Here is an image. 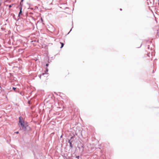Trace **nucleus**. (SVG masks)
Segmentation results:
<instances>
[{"label":"nucleus","instance_id":"obj_2","mask_svg":"<svg viewBox=\"0 0 159 159\" xmlns=\"http://www.w3.org/2000/svg\"><path fill=\"white\" fill-rule=\"evenodd\" d=\"M22 7H20V11L19 14L18 16H19L21 15H22Z\"/></svg>","mask_w":159,"mask_h":159},{"label":"nucleus","instance_id":"obj_10","mask_svg":"<svg viewBox=\"0 0 159 159\" xmlns=\"http://www.w3.org/2000/svg\"><path fill=\"white\" fill-rule=\"evenodd\" d=\"M41 75H40V76H39V77L40 78V79H41Z\"/></svg>","mask_w":159,"mask_h":159},{"label":"nucleus","instance_id":"obj_12","mask_svg":"<svg viewBox=\"0 0 159 159\" xmlns=\"http://www.w3.org/2000/svg\"><path fill=\"white\" fill-rule=\"evenodd\" d=\"M41 20H42V21H43V20L42 18H41Z\"/></svg>","mask_w":159,"mask_h":159},{"label":"nucleus","instance_id":"obj_1","mask_svg":"<svg viewBox=\"0 0 159 159\" xmlns=\"http://www.w3.org/2000/svg\"><path fill=\"white\" fill-rule=\"evenodd\" d=\"M19 126L20 128V129L22 128V130L24 131H26V127L28 126L27 124L25 123L24 121L23 120L21 117H19Z\"/></svg>","mask_w":159,"mask_h":159},{"label":"nucleus","instance_id":"obj_14","mask_svg":"<svg viewBox=\"0 0 159 159\" xmlns=\"http://www.w3.org/2000/svg\"><path fill=\"white\" fill-rule=\"evenodd\" d=\"M23 0H21V2H23Z\"/></svg>","mask_w":159,"mask_h":159},{"label":"nucleus","instance_id":"obj_3","mask_svg":"<svg viewBox=\"0 0 159 159\" xmlns=\"http://www.w3.org/2000/svg\"><path fill=\"white\" fill-rule=\"evenodd\" d=\"M68 142L70 143V146L72 148V143H71V142L70 141V140H69L68 141Z\"/></svg>","mask_w":159,"mask_h":159},{"label":"nucleus","instance_id":"obj_9","mask_svg":"<svg viewBox=\"0 0 159 159\" xmlns=\"http://www.w3.org/2000/svg\"><path fill=\"white\" fill-rule=\"evenodd\" d=\"M16 134H18V133H19V132L18 131V132H16Z\"/></svg>","mask_w":159,"mask_h":159},{"label":"nucleus","instance_id":"obj_4","mask_svg":"<svg viewBox=\"0 0 159 159\" xmlns=\"http://www.w3.org/2000/svg\"><path fill=\"white\" fill-rule=\"evenodd\" d=\"M61 48H62L64 46V43H61Z\"/></svg>","mask_w":159,"mask_h":159},{"label":"nucleus","instance_id":"obj_7","mask_svg":"<svg viewBox=\"0 0 159 159\" xmlns=\"http://www.w3.org/2000/svg\"><path fill=\"white\" fill-rule=\"evenodd\" d=\"M157 35H158V33H157ZM158 37H159V34H158Z\"/></svg>","mask_w":159,"mask_h":159},{"label":"nucleus","instance_id":"obj_5","mask_svg":"<svg viewBox=\"0 0 159 159\" xmlns=\"http://www.w3.org/2000/svg\"><path fill=\"white\" fill-rule=\"evenodd\" d=\"M13 5V4H12L11 5H10L9 6V8H11L12 6V5Z\"/></svg>","mask_w":159,"mask_h":159},{"label":"nucleus","instance_id":"obj_6","mask_svg":"<svg viewBox=\"0 0 159 159\" xmlns=\"http://www.w3.org/2000/svg\"><path fill=\"white\" fill-rule=\"evenodd\" d=\"M16 89V88H15V87H13V89L14 90H15Z\"/></svg>","mask_w":159,"mask_h":159},{"label":"nucleus","instance_id":"obj_11","mask_svg":"<svg viewBox=\"0 0 159 159\" xmlns=\"http://www.w3.org/2000/svg\"><path fill=\"white\" fill-rule=\"evenodd\" d=\"M46 71H48V69L47 68V69H46Z\"/></svg>","mask_w":159,"mask_h":159},{"label":"nucleus","instance_id":"obj_13","mask_svg":"<svg viewBox=\"0 0 159 159\" xmlns=\"http://www.w3.org/2000/svg\"><path fill=\"white\" fill-rule=\"evenodd\" d=\"M44 74V73H43L42 75H43Z\"/></svg>","mask_w":159,"mask_h":159},{"label":"nucleus","instance_id":"obj_8","mask_svg":"<svg viewBox=\"0 0 159 159\" xmlns=\"http://www.w3.org/2000/svg\"><path fill=\"white\" fill-rule=\"evenodd\" d=\"M48 64H46V66H48Z\"/></svg>","mask_w":159,"mask_h":159}]
</instances>
